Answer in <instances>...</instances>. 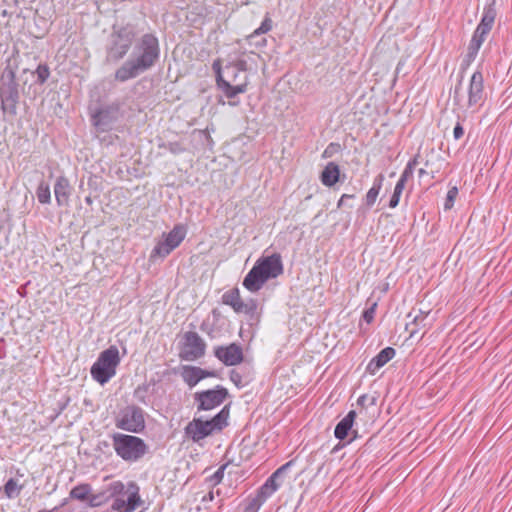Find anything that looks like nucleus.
Returning a JSON list of instances; mask_svg holds the SVG:
<instances>
[{
	"label": "nucleus",
	"mask_w": 512,
	"mask_h": 512,
	"mask_svg": "<svg viewBox=\"0 0 512 512\" xmlns=\"http://www.w3.org/2000/svg\"><path fill=\"white\" fill-rule=\"evenodd\" d=\"M212 69L216 77V85L224 95L232 100L238 94L245 93L249 84L247 74H242L235 67L226 65L222 69L220 60H215Z\"/></svg>",
	"instance_id": "obj_5"
},
{
	"label": "nucleus",
	"mask_w": 512,
	"mask_h": 512,
	"mask_svg": "<svg viewBox=\"0 0 512 512\" xmlns=\"http://www.w3.org/2000/svg\"><path fill=\"white\" fill-rule=\"evenodd\" d=\"M200 329H201V331H203V332H206V333L210 334V332H209V331H208V329H207V324H206L205 322H203V323L201 324Z\"/></svg>",
	"instance_id": "obj_48"
},
{
	"label": "nucleus",
	"mask_w": 512,
	"mask_h": 512,
	"mask_svg": "<svg viewBox=\"0 0 512 512\" xmlns=\"http://www.w3.org/2000/svg\"><path fill=\"white\" fill-rule=\"evenodd\" d=\"M405 185H406V183L399 179L394 187V192L402 194V192L405 188Z\"/></svg>",
	"instance_id": "obj_43"
},
{
	"label": "nucleus",
	"mask_w": 512,
	"mask_h": 512,
	"mask_svg": "<svg viewBox=\"0 0 512 512\" xmlns=\"http://www.w3.org/2000/svg\"><path fill=\"white\" fill-rule=\"evenodd\" d=\"M214 499V494L213 492H209L207 495H205L203 497V501H212Z\"/></svg>",
	"instance_id": "obj_47"
},
{
	"label": "nucleus",
	"mask_w": 512,
	"mask_h": 512,
	"mask_svg": "<svg viewBox=\"0 0 512 512\" xmlns=\"http://www.w3.org/2000/svg\"><path fill=\"white\" fill-rule=\"evenodd\" d=\"M258 505H253L252 503H248L243 512H258Z\"/></svg>",
	"instance_id": "obj_45"
},
{
	"label": "nucleus",
	"mask_w": 512,
	"mask_h": 512,
	"mask_svg": "<svg viewBox=\"0 0 512 512\" xmlns=\"http://www.w3.org/2000/svg\"><path fill=\"white\" fill-rule=\"evenodd\" d=\"M396 354V351L392 347H386L382 349L375 357H373L367 367L366 371L369 374L374 375L380 368L388 363Z\"/></svg>",
	"instance_id": "obj_22"
},
{
	"label": "nucleus",
	"mask_w": 512,
	"mask_h": 512,
	"mask_svg": "<svg viewBox=\"0 0 512 512\" xmlns=\"http://www.w3.org/2000/svg\"><path fill=\"white\" fill-rule=\"evenodd\" d=\"M228 464L221 465L209 478V482L216 486L223 480L225 469L227 468Z\"/></svg>",
	"instance_id": "obj_34"
},
{
	"label": "nucleus",
	"mask_w": 512,
	"mask_h": 512,
	"mask_svg": "<svg viewBox=\"0 0 512 512\" xmlns=\"http://www.w3.org/2000/svg\"><path fill=\"white\" fill-rule=\"evenodd\" d=\"M457 195H458L457 187H452V188H450L448 190L447 195H446V200H445V203H444V208L446 210L452 208Z\"/></svg>",
	"instance_id": "obj_35"
},
{
	"label": "nucleus",
	"mask_w": 512,
	"mask_h": 512,
	"mask_svg": "<svg viewBox=\"0 0 512 512\" xmlns=\"http://www.w3.org/2000/svg\"><path fill=\"white\" fill-rule=\"evenodd\" d=\"M91 486L87 483L79 484L70 491V497L80 501H85L91 498Z\"/></svg>",
	"instance_id": "obj_28"
},
{
	"label": "nucleus",
	"mask_w": 512,
	"mask_h": 512,
	"mask_svg": "<svg viewBox=\"0 0 512 512\" xmlns=\"http://www.w3.org/2000/svg\"><path fill=\"white\" fill-rule=\"evenodd\" d=\"M0 100L3 113L16 116L20 92L16 74L13 70H5L0 78Z\"/></svg>",
	"instance_id": "obj_11"
},
{
	"label": "nucleus",
	"mask_w": 512,
	"mask_h": 512,
	"mask_svg": "<svg viewBox=\"0 0 512 512\" xmlns=\"http://www.w3.org/2000/svg\"><path fill=\"white\" fill-rule=\"evenodd\" d=\"M112 445L116 454L125 461H137L148 450V446L141 438L121 433L112 436Z\"/></svg>",
	"instance_id": "obj_10"
},
{
	"label": "nucleus",
	"mask_w": 512,
	"mask_h": 512,
	"mask_svg": "<svg viewBox=\"0 0 512 512\" xmlns=\"http://www.w3.org/2000/svg\"><path fill=\"white\" fill-rule=\"evenodd\" d=\"M271 28H272V20L269 17H266L262 21L260 27L255 29L254 32L249 35V39L252 40V39L256 38L259 35L265 34L268 31H270Z\"/></svg>",
	"instance_id": "obj_32"
},
{
	"label": "nucleus",
	"mask_w": 512,
	"mask_h": 512,
	"mask_svg": "<svg viewBox=\"0 0 512 512\" xmlns=\"http://www.w3.org/2000/svg\"><path fill=\"white\" fill-rule=\"evenodd\" d=\"M376 304H373L370 308L363 312V319L367 323H371L374 319Z\"/></svg>",
	"instance_id": "obj_39"
},
{
	"label": "nucleus",
	"mask_w": 512,
	"mask_h": 512,
	"mask_svg": "<svg viewBox=\"0 0 512 512\" xmlns=\"http://www.w3.org/2000/svg\"><path fill=\"white\" fill-rule=\"evenodd\" d=\"M241 301L242 298L240 296V291L237 287L226 291L222 295V303L230 306L234 310V312H236L238 305H240Z\"/></svg>",
	"instance_id": "obj_26"
},
{
	"label": "nucleus",
	"mask_w": 512,
	"mask_h": 512,
	"mask_svg": "<svg viewBox=\"0 0 512 512\" xmlns=\"http://www.w3.org/2000/svg\"><path fill=\"white\" fill-rule=\"evenodd\" d=\"M72 190L68 178L65 176L57 177L54 184V195L59 207H67L69 205Z\"/></svg>",
	"instance_id": "obj_20"
},
{
	"label": "nucleus",
	"mask_w": 512,
	"mask_h": 512,
	"mask_svg": "<svg viewBox=\"0 0 512 512\" xmlns=\"http://www.w3.org/2000/svg\"><path fill=\"white\" fill-rule=\"evenodd\" d=\"M238 103H239L238 101H229V105H231V106H236V105H238Z\"/></svg>",
	"instance_id": "obj_55"
},
{
	"label": "nucleus",
	"mask_w": 512,
	"mask_h": 512,
	"mask_svg": "<svg viewBox=\"0 0 512 512\" xmlns=\"http://www.w3.org/2000/svg\"><path fill=\"white\" fill-rule=\"evenodd\" d=\"M425 174H426V170L425 169L421 168V169L418 170L419 177H422Z\"/></svg>",
	"instance_id": "obj_49"
},
{
	"label": "nucleus",
	"mask_w": 512,
	"mask_h": 512,
	"mask_svg": "<svg viewBox=\"0 0 512 512\" xmlns=\"http://www.w3.org/2000/svg\"><path fill=\"white\" fill-rule=\"evenodd\" d=\"M293 462L289 461L282 466H280L276 471H274L267 480L259 487L257 491V495L251 499L249 502L253 505H258L260 509L261 506L266 502L268 498H270L282 485V478L285 472L292 466Z\"/></svg>",
	"instance_id": "obj_13"
},
{
	"label": "nucleus",
	"mask_w": 512,
	"mask_h": 512,
	"mask_svg": "<svg viewBox=\"0 0 512 512\" xmlns=\"http://www.w3.org/2000/svg\"><path fill=\"white\" fill-rule=\"evenodd\" d=\"M115 425L117 428L131 433L142 432L145 429L143 409L135 405L127 406L116 418Z\"/></svg>",
	"instance_id": "obj_14"
},
{
	"label": "nucleus",
	"mask_w": 512,
	"mask_h": 512,
	"mask_svg": "<svg viewBox=\"0 0 512 512\" xmlns=\"http://www.w3.org/2000/svg\"><path fill=\"white\" fill-rule=\"evenodd\" d=\"M258 308V302L256 299L248 298L246 300H242L240 302V305H238V308L235 313H242L250 318L254 317Z\"/></svg>",
	"instance_id": "obj_27"
},
{
	"label": "nucleus",
	"mask_w": 512,
	"mask_h": 512,
	"mask_svg": "<svg viewBox=\"0 0 512 512\" xmlns=\"http://www.w3.org/2000/svg\"><path fill=\"white\" fill-rule=\"evenodd\" d=\"M332 146H334V144H333V143H331V144L329 145V147L325 150V152H324V156H326L327 154H330V151H328V149H329L330 147H332Z\"/></svg>",
	"instance_id": "obj_52"
},
{
	"label": "nucleus",
	"mask_w": 512,
	"mask_h": 512,
	"mask_svg": "<svg viewBox=\"0 0 512 512\" xmlns=\"http://www.w3.org/2000/svg\"><path fill=\"white\" fill-rule=\"evenodd\" d=\"M229 378L237 387L243 386L242 375L239 372H237L236 370L230 371Z\"/></svg>",
	"instance_id": "obj_38"
},
{
	"label": "nucleus",
	"mask_w": 512,
	"mask_h": 512,
	"mask_svg": "<svg viewBox=\"0 0 512 512\" xmlns=\"http://www.w3.org/2000/svg\"><path fill=\"white\" fill-rule=\"evenodd\" d=\"M461 82L456 85L454 90V103L461 109L478 112L486 101V92L484 87V77L480 69H477L470 77L467 85L466 94L460 91Z\"/></svg>",
	"instance_id": "obj_6"
},
{
	"label": "nucleus",
	"mask_w": 512,
	"mask_h": 512,
	"mask_svg": "<svg viewBox=\"0 0 512 512\" xmlns=\"http://www.w3.org/2000/svg\"><path fill=\"white\" fill-rule=\"evenodd\" d=\"M384 179H385V177L382 173L378 174L374 178L372 187L368 190L366 197H365V203H366L367 207H372L375 204L376 199H377V197L380 193V190L382 188Z\"/></svg>",
	"instance_id": "obj_25"
},
{
	"label": "nucleus",
	"mask_w": 512,
	"mask_h": 512,
	"mask_svg": "<svg viewBox=\"0 0 512 512\" xmlns=\"http://www.w3.org/2000/svg\"><path fill=\"white\" fill-rule=\"evenodd\" d=\"M186 233V228L183 225H175L170 232L164 234V240L159 241L155 245L151 252L150 258H165L166 256H168L174 249H176L182 243V241L186 237Z\"/></svg>",
	"instance_id": "obj_15"
},
{
	"label": "nucleus",
	"mask_w": 512,
	"mask_h": 512,
	"mask_svg": "<svg viewBox=\"0 0 512 512\" xmlns=\"http://www.w3.org/2000/svg\"><path fill=\"white\" fill-rule=\"evenodd\" d=\"M23 486L18 484L17 480L10 478L4 485V494L8 499L18 497L22 491Z\"/></svg>",
	"instance_id": "obj_29"
},
{
	"label": "nucleus",
	"mask_w": 512,
	"mask_h": 512,
	"mask_svg": "<svg viewBox=\"0 0 512 512\" xmlns=\"http://www.w3.org/2000/svg\"><path fill=\"white\" fill-rule=\"evenodd\" d=\"M227 65L235 67L237 71H239L242 74H245V72L247 71V61L244 59H237Z\"/></svg>",
	"instance_id": "obj_36"
},
{
	"label": "nucleus",
	"mask_w": 512,
	"mask_h": 512,
	"mask_svg": "<svg viewBox=\"0 0 512 512\" xmlns=\"http://www.w3.org/2000/svg\"><path fill=\"white\" fill-rule=\"evenodd\" d=\"M206 343L193 331L184 334V342L180 351V358L185 361H195L205 355Z\"/></svg>",
	"instance_id": "obj_17"
},
{
	"label": "nucleus",
	"mask_w": 512,
	"mask_h": 512,
	"mask_svg": "<svg viewBox=\"0 0 512 512\" xmlns=\"http://www.w3.org/2000/svg\"><path fill=\"white\" fill-rule=\"evenodd\" d=\"M401 194L393 192L390 200H389V207L390 208H396L399 204Z\"/></svg>",
	"instance_id": "obj_42"
},
{
	"label": "nucleus",
	"mask_w": 512,
	"mask_h": 512,
	"mask_svg": "<svg viewBox=\"0 0 512 512\" xmlns=\"http://www.w3.org/2000/svg\"><path fill=\"white\" fill-rule=\"evenodd\" d=\"M357 404L363 409H368L369 407H373L377 404V396L363 394L357 399Z\"/></svg>",
	"instance_id": "obj_33"
},
{
	"label": "nucleus",
	"mask_w": 512,
	"mask_h": 512,
	"mask_svg": "<svg viewBox=\"0 0 512 512\" xmlns=\"http://www.w3.org/2000/svg\"><path fill=\"white\" fill-rule=\"evenodd\" d=\"M340 168L335 162H329L320 175V180L327 187L334 186L339 181Z\"/></svg>",
	"instance_id": "obj_24"
},
{
	"label": "nucleus",
	"mask_w": 512,
	"mask_h": 512,
	"mask_svg": "<svg viewBox=\"0 0 512 512\" xmlns=\"http://www.w3.org/2000/svg\"><path fill=\"white\" fill-rule=\"evenodd\" d=\"M354 197L355 196L353 194H343L337 203V207L338 208L342 207L344 205V202L346 199H353Z\"/></svg>",
	"instance_id": "obj_44"
},
{
	"label": "nucleus",
	"mask_w": 512,
	"mask_h": 512,
	"mask_svg": "<svg viewBox=\"0 0 512 512\" xmlns=\"http://www.w3.org/2000/svg\"><path fill=\"white\" fill-rule=\"evenodd\" d=\"M37 199L41 204L51 202V192L48 184L41 182L36 190Z\"/></svg>",
	"instance_id": "obj_30"
},
{
	"label": "nucleus",
	"mask_w": 512,
	"mask_h": 512,
	"mask_svg": "<svg viewBox=\"0 0 512 512\" xmlns=\"http://www.w3.org/2000/svg\"><path fill=\"white\" fill-rule=\"evenodd\" d=\"M332 146H334V144H333V143H331V144L329 145V147L325 150V152H324V156H326L327 154H330V151H328V149H329L330 147H332Z\"/></svg>",
	"instance_id": "obj_53"
},
{
	"label": "nucleus",
	"mask_w": 512,
	"mask_h": 512,
	"mask_svg": "<svg viewBox=\"0 0 512 512\" xmlns=\"http://www.w3.org/2000/svg\"><path fill=\"white\" fill-rule=\"evenodd\" d=\"M356 416L357 413L354 410H351L347 413V415L335 427V438L344 440L349 435V432L354 433V437H356L357 432L352 430Z\"/></svg>",
	"instance_id": "obj_23"
},
{
	"label": "nucleus",
	"mask_w": 512,
	"mask_h": 512,
	"mask_svg": "<svg viewBox=\"0 0 512 512\" xmlns=\"http://www.w3.org/2000/svg\"><path fill=\"white\" fill-rule=\"evenodd\" d=\"M464 135V129L460 123V121H458L453 129V137L455 140H459L463 137Z\"/></svg>",
	"instance_id": "obj_40"
},
{
	"label": "nucleus",
	"mask_w": 512,
	"mask_h": 512,
	"mask_svg": "<svg viewBox=\"0 0 512 512\" xmlns=\"http://www.w3.org/2000/svg\"><path fill=\"white\" fill-rule=\"evenodd\" d=\"M38 512H53V510H45V509H42V510H39Z\"/></svg>",
	"instance_id": "obj_56"
},
{
	"label": "nucleus",
	"mask_w": 512,
	"mask_h": 512,
	"mask_svg": "<svg viewBox=\"0 0 512 512\" xmlns=\"http://www.w3.org/2000/svg\"><path fill=\"white\" fill-rule=\"evenodd\" d=\"M229 397L227 388L217 385L213 389L197 391L193 395L197 412L210 411L220 405Z\"/></svg>",
	"instance_id": "obj_12"
},
{
	"label": "nucleus",
	"mask_w": 512,
	"mask_h": 512,
	"mask_svg": "<svg viewBox=\"0 0 512 512\" xmlns=\"http://www.w3.org/2000/svg\"><path fill=\"white\" fill-rule=\"evenodd\" d=\"M141 390V387H138L137 390L135 391V394L138 395V393L140 392Z\"/></svg>",
	"instance_id": "obj_57"
},
{
	"label": "nucleus",
	"mask_w": 512,
	"mask_h": 512,
	"mask_svg": "<svg viewBox=\"0 0 512 512\" xmlns=\"http://www.w3.org/2000/svg\"><path fill=\"white\" fill-rule=\"evenodd\" d=\"M214 356L226 366H236L244 359L243 349L237 343L216 346L214 348Z\"/></svg>",
	"instance_id": "obj_18"
},
{
	"label": "nucleus",
	"mask_w": 512,
	"mask_h": 512,
	"mask_svg": "<svg viewBox=\"0 0 512 512\" xmlns=\"http://www.w3.org/2000/svg\"><path fill=\"white\" fill-rule=\"evenodd\" d=\"M496 16V3L495 0H492L491 2L484 5L481 20L477 25L468 45L467 54L464 59V63L467 66L476 59L482 44L494 26Z\"/></svg>",
	"instance_id": "obj_8"
},
{
	"label": "nucleus",
	"mask_w": 512,
	"mask_h": 512,
	"mask_svg": "<svg viewBox=\"0 0 512 512\" xmlns=\"http://www.w3.org/2000/svg\"><path fill=\"white\" fill-rule=\"evenodd\" d=\"M120 361L118 348L111 345L99 354L97 360L92 365L90 369L92 378L101 385L107 383L115 376Z\"/></svg>",
	"instance_id": "obj_9"
},
{
	"label": "nucleus",
	"mask_w": 512,
	"mask_h": 512,
	"mask_svg": "<svg viewBox=\"0 0 512 512\" xmlns=\"http://www.w3.org/2000/svg\"><path fill=\"white\" fill-rule=\"evenodd\" d=\"M85 202H86L87 204L91 205V204H92V198H91L90 196H87V197L85 198Z\"/></svg>",
	"instance_id": "obj_50"
},
{
	"label": "nucleus",
	"mask_w": 512,
	"mask_h": 512,
	"mask_svg": "<svg viewBox=\"0 0 512 512\" xmlns=\"http://www.w3.org/2000/svg\"><path fill=\"white\" fill-rule=\"evenodd\" d=\"M265 43H266V39L262 38V40L260 42H257L256 44L257 45H265Z\"/></svg>",
	"instance_id": "obj_54"
},
{
	"label": "nucleus",
	"mask_w": 512,
	"mask_h": 512,
	"mask_svg": "<svg viewBox=\"0 0 512 512\" xmlns=\"http://www.w3.org/2000/svg\"><path fill=\"white\" fill-rule=\"evenodd\" d=\"M36 75V84L43 85L50 76V69L47 64L41 63L33 72Z\"/></svg>",
	"instance_id": "obj_31"
},
{
	"label": "nucleus",
	"mask_w": 512,
	"mask_h": 512,
	"mask_svg": "<svg viewBox=\"0 0 512 512\" xmlns=\"http://www.w3.org/2000/svg\"><path fill=\"white\" fill-rule=\"evenodd\" d=\"M160 44L153 33L143 34L134 44L130 57L115 71L114 79L124 83L151 70L159 61Z\"/></svg>",
	"instance_id": "obj_1"
},
{
	"label": "nucleus",
	"mask_w": 512,
	"mask_h": 512,
	"mask_svg": "<svg viewBox=\"0 0 512 512\" xmlns=\"http://www.w3.org/2000/svg\"><path fill=\"white\" fill-rule=\"evenodd\" d=\"M413 170H411L410 166H406L403 170V172L401 173L400 175V180H402L403 182H407L409 178H411L413 176Z\"/></svg>",
	"instance_id": "obj_41"
},
{
	"label": "nucleus",
	"mask_w": 512,
	"mask_h": 512,
	"mask_svg": "<svg viewBox=\"0 0 512 512\" xmlns=\"http://www.w3.org/2000/svg\"><path fill=\"white\" fill-rule=\"evenodd\" d=\"M428 315L429 311L425 312L420 309L418 311L412 309V311L408 313L407 317L412 319L411 322L406 323L405 327V329L409 332V338H413L419 329L427 328L426 319Z\"/></svg>",
	"instance_id": "obj_21"
},
{
	"label": "nucleus",
	"mask_w": 512,
	"mask_h": 512,
	"mask_svg": "<svg viewBox=\"0 0 512 512\" xmlns=\"http://www.w3.org/2000/svg\"><path fill=\"white\" fill-rule=\"evenodd\" d=\"M284 272L279 253L260 257L245 276L242 285L250 292H257L269 279L277 278Z\"/></svg>",
	"instance_id": "obj_3"
},
{
	"label": "nucleus",
	"mask_w": 512,
	"mask_h": 512,
	"mask_svg": "<svg viewBox=\"0 0 512 512\" xmlns=\"http://www.w3.org/2000/svg\"><path fill=\"white\" fill-rule=\"evenodd\" d=\"M136 39V29L133 24L113 25L105 45V62L117 64L125 58Z\"/></svg>",
	"instance_id": "obj_4"
},
{
	"label": "nucleus",
	"mask_w": 512,
	"mask_h": 512,
	"mask_svg": "<svg viewBox=\"0 0 512 512\" xmlns=\"http://www.w3.org/2000/svg\"><path fill=\"white\" fill-rule=\"evenodd\" d=\"M212 314H213L214 317H217V316H219L220 313H219V311L217 309H213L212 310Z\"/></svg>",
	"instance_id": "obj_51"
},
{
	"label": "nucleus",
	"mask_w": 512,
	"mask_h": 512,
	"mask_svg": "<svg viewBox=\"0 0 512 512\" xmlns=\"http://www.w3.org/2000/svg\"><path fill=\"white\" fill-rule=\"evenodd\" d=\"M181 376L183 381L190 387L193 388L201 380L209 377H215L214 371H208L197 366H183Z\"/></svg>",
	"instance_id": "obj_19"
},
{
	"label": "nucleus",
	"mask_w": 512,
	"mask_h": 512,
	"mask_svg": "<svg viewBox=\"0 0 512 512\" xmlns=\"http://www.w3.org/2000/svg\"><path fill=\"white\" fill-rule=\"evenodd\" d=\"M165 147L173 154H180L185 151V148L180 142H169Z\"/></svg>",
	"instance_id": "obj_37"
},
{
	"label": "nucleus",
	"mask_w": 512,
	"mask_h": 512,
	"mask_svg": "<svg viewBox=\"0 0 512 512\" xmlns=\"http://www.w3.org/2000/svg\"><path fill=\"white\" fill-rule=\"evenodd\" d=\"M229 408L223 407L210 420L194 417L184 428V436L186 439L194 443H200L205 438L214 433L221 432L228 426Z\"/></svg>",
	"instance_id": "obj_7"
},
{
	"label": "nucleus",
	"mask_w": 512,
	"mask_h": 512,
	"mask_svg": "<svg viewBox=\"0 0 512 512\" xmlns=\"http://www.w3.org/2000/svg\"><path fill=\"white\" fill-rule=\"evenodd\" d=\"M416 164H417V158L415 157V158L409 160V162L407 163L406 166H410L411 170L414 171Z\"/></svg>",
	"instance_id": "obj_46"
},
{
	"label": "nucleus",
	"mask_w": 512,
	"mask_h": 512,
	"mask_svg": "<svg viewBox=\"0 0 512 512\" xmlns=\"http://www.w3.org/2000/svg\"><path fill=\"white\" fill-rule=\"evenodd\" d=\"M119 104H109L91 112V123L100 133L110 131L120 118Z\"/></svg>",
	"instance_id": "obj_16"
},
{
	"label": "nucleus",
	"mask_w": 512,
	"mask_h": 512,
	"mask_svg": "<svg viewBox=\"0 0 512 512\" xmlns=\"http://www.w3.org/2000/svg\"><path fill=\"white\" fill-rule=\"evenodd\" d=\"M112 498L114 501L111 508L117 512H133L143 504L138 484L130 481L125 485L120 480L107 484L102 492L92 494L89 504L99 506Z\"/></svg>",
	"instance_id": "obj_2"
}]
</instances>
